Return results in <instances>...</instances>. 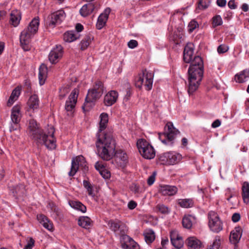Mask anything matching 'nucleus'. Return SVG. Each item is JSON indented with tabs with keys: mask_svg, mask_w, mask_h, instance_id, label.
Wrapping results in <instances>:
<instances>
[{
	"mask_svg": "<svg viewBox=\"0 0 249 249\" xmlns=\"http://www.w3.org/2000/svg\"><path fill=\"white\" fill-rule=\"evenodd\" d=\"M100 122L99 132L97 133L98 141L96 142L98 152L104 160H109L115 156L117 160L121 161V164H125L128 160L126 153L122 150L115 151L116 142L110 131L102 133L106 128L108 122V115L103 113L100 115Z\"/></svg>",
	"mask_w": 249,
	"mask_h": 249,
	"instance_id": "obj_1",
	"label": "nucleus"
},
{
	"mask_svg": "<svg viewBox=\"0 0 249 249\" xmlns=\"http://www.w3.org/2000/svg\"><path fill=\"white\" fill-rule=\"evenodd\" d=\"M54 128L53 126H48L45 131L41 129L36 122L31 119L29 124V135L39 145H44L50 149L56 147V140L54 137Z\"/></svg>",
	"mask_w": 249,
	"mask_h": 249,
	"instance_id": "obj_2",
	"label": "nucleus"
},
{
	"mask_svg": "<svg viewBox=\"0 0 249 249\" xmlns=\"http://www.w3.org/2000/svg\"><path fill=\"white\" fill-rule=\"evenodd\" d=\"M188 92L190 95L197 90L203 76V62L201 57H194L188 69Z\"/></svg>",
	"mask_w": 249,
	"mask_h": 249,
	"instance_id": "obj_3",
	"label": "nucleus"
},
{
	"mask_svg": "<svg viewBox=\"0 0 249 249\" xmlns=\"http://www.w3.org/2000/svg\"><path fill=\"white\" fill-rule=\"evenodd\" d=\"M39 21L38 18H34L29 25L20 34V42L23 49L27 51L29 50V44L31 38L38 31Z\"/></svg>",
	"mask_w": 249,
	"mask_h": 249,
	"instance_id": "obj_4",
	"label": "nucleus"
},
{
	"mask_svg": "<svg viewBox=\"0 0 249 249\" xmlns=\"http://www.w3.org/2000/svg\"><path fill=\"white\" fill-rule=\"evenodd\" d=\"M168 132L162 134L159 133V139L161 142L167 145H172L176 136L179 134V131L175 128L171 122L167 123Z\"/></svg>",
	"mask_w": 249,
	"mask_h": 249,
	"instance_id": "obj_5",
	"label": "nucleus"
},
{
	"mask_svg": "<svg viewBox=\"0 0 249 249\" xmlns=\"http://www.w3.org/2000/svg\"><path fill=\"white\" fill-rule=\"evenodd\" d=\"M153 76V72H149L146 70L143 71L142 74H139L136 80V86L140 89L143 85L146 90H150L152 88Z\"/></svg>",
	"mask_w": 249,
	"mask_h": 249,
	"instance_id": "obj_6",
	"label": "nucleus"
},
{
	"mask_svg": "<svg viewBox=\"0 0 249 249\" xmlns=\"http://www.w3.org/2000/svg\"><path fill=\"white\" fill-rule=\"evenodd\" d=\"M137 146L141 155L145 159H152L155 156V151L153 146L144 139L137 141Z\"/></svg>",
	"mask_w": 249,
	"mask_h": 249,
	"instance_id": "obj_7",
	"label": "nucleus"
},
{
	"mask_svg": "<svg viewBox=\"0 0 249 249\" xmlns=\"http://www.w3.org/2000/svg\"><path fill=\"white\" fill-rule=\"evenodd\" d=\"M209 227L214 232L218 233L223 229V223L217 214L213 211L208 213Z\"/></svg>",
	"mask_w": 249,
	"mask_h": 249,
	"instance_id": "obj_8",
	"label": "nucleus"
},
{
	"mask_svg": "<svg viewBox=\"0 0 249 249\" xmlns=\"http://www.w3.org/2000/svg\"><path fill=\"white\" fill-rule=\"evenodd\" d=\"M102 94L101 90L99 91H96L89 89L84 106L82 107L84 110L89 111L93 106L94 102L99 99Z\"/></svg>",
	"mask_w": 249,
	"mask_h": 249,
	"instance_id": "obj_9",
	"label": "nucleus"
},
{
	"mask_svg": "<svg viewBox=\"0 0 249 249\" xmlns=\"http://www.w3.org/2000/svg\"><path fill=\"white\" fill-rule=\"evenodd\" d=\"M66 14L63 10H59L49 15L47 19L46 23L50 27L53 28L60 24L65 18Z\"/></svg>",
	"mask_w": 249,
	"mask_h": 249,
	"instance_id": "obj_10",
	"label": "nucleus"
},
{
	"mask_svg": "<svg viewBox=\"0 0 249 249\" xmlns=\"http://www.w3.org/2000/svg\"><path fill=\"white\" fill-rule=\"evenodd\" d=\"M80 166H84L85 170H87L88 168V167L86 166L85 164V160L82 156H77L72 160L71 166V170L69 172V175L73 176Z\"/></svg>",
	"mask_w": 249,
	"mask_h": 249,
	"instance_id": "obj_11",
	"label": "nucleus"
},
{
	"mask_svg": "<svg viewBox=\"0 0 249 249\" xmlns=\"http://www.w3.org/2000/svg\"><path fill=\"white\" fill-rule=\"evenodd\" d=\"M63 54V47L60 45H56L49 54V59L50 62L52 64L57 63L62 57Z\"/></svg>",
	"mask_w": 249,
	"mask_h": 249,
	"instance_id": "obj_12",
	"label": "nucleus"
},
{
	"mask_svg": "<svg viewBox=\"0 0 249 249\" xmlns=\"http://www.w3.org/2000/svg\"><path fill=\"white\" fill-rule=\"evenodd\" d=\"M78 89H74L71 92L68 100L66 102L65 109L67 111H71L74 108L77 102Z\"/></svg>",
	"mask_w": 249,
	"mask_h": 249,
	"instance_id": "obj_13",
	"label": "nucleus"
},
{
	"mask_svg": "<svg viewBox=\"0 0 249 249\" xmlns=\"http://www.w3.org/2000/svg\"><path fill=\"white\" fill-rule=\"evenodd\" d=\"M170 240L172 245L177 249H181L183 246L182 237L179 236L176 231L170 232Z\"/></svg>",
	"mask_w": 249,
	"mask_h": 249,
	"instance_id": "obj_14",
	"label": "nucleus"
},
{
	"mask_svg": "<svg viewBox=\"0 0 249 249\" xmlns=\"http://www.w3.org/2000/svg\"><path fill=\"white\" fill-rule=\"evenodd\" d=\"M121 222L119 220H110L107 222V225L109 229L114 232L120 230V235L123 233H125L126 230L124 225L121 224Z\"/></svg>",
	"mask_w": 249,
	"mask_h": 249,
	"instance_id": "obj_15",
	"label": "nucleus"
},
{
	"mask_svg": "<svg viewBox=\"0 0 249 249\" xmlns=\"http://www.w3.org/2000/svg\"><path fill=\"white\" fill-rule=\"evenodd\" d=\"M194 47L192 43H188L184 49L183 59L187 63H192L194 54Z\"/></svg>",
	"mask_w": 249,
	"mask_h": 249,
	"instance_id": "obj_16",
	"label": "nucleus"
},
{
	"mask_svg": "<svg viewBox=\"0 0 249 249\" xmlns=\"http://www.w3.org/2000/svg\"><path fill=\"white\" fill-rule=\"evenodd\" d=\"M118 93L115 90H111L104 97V104L107 106H111L116 102Z\"/></svg>",
	"mask_w": 249,
	"mask_h": 249,
	"instance_id": "obj_17",
	"label": "nucleus"
},
{
	"mask_svg": "<svg viewBox=\"0 0 249 249\" xmlns=\"http://www.w3.org/2000/svg\"><path fill=\"white\" fill-rule=\"evenodd\" d=\"M110 12V8H107L105 10L104 13L100 14L98 17L96 23V28L98 29H101L105 25Z\"/></svg>",
	"mask_w": 249,
	"mask_h": 249,
	"instance_id": "obj_18",
	"label": "nucleus"
},
{
	"mask_svg": "<svg viewBox=\"0 0 249 249\" xmlns=\"http://www.w3.org/2000/svg\"><path fill=\"white\" fill-rule=\"evenodd\" d=\"M242 233V230L240 227H235L230 233V241L233 244L239 242Z\"/></svg>",
	"mask_w": 249,
	"mask_h": 249,
	"instance_id": "obj_19",
	"label": "nucleus"
},
{
	"mask_svg": "<svg viewBox=\"0 0 249 249\" xmlns=\"http://www.w3.org/2000/svg\"><path fill=\"white\" fill-rule=\"evenodd\" d=\"M160 192L163 196H173L177 193L178 188L175 186L161 185Z\"/></svg>",
	"mask_w": 249,
	"mask_h": 249,
	"instance_id": "obj_20",
	"label": "nucleus"
},
{
	"mask_svg": "<svg viewBox=\"0 0 249 249\" xmlns=\"http://www.w3.org/2000/svg\"><path fill=\"white\" fill-rule=\"evenodd\" d=\"M186 243L191 249H200L202 246L201 241L194 236L188 237L186 240Z\"/></svg>",
	"mask_w": 249,
	"mask_h": 249,
	"instance_id": "obj_21",
	"label": "nucleus"
},
{
	"mask_svg": "<svg viewBox=\"0 0 249 249\" xmlns=\"http://www.w3.org/2000/svg\"><path fill=\"white\" fill-rule=\"evenodd\" d=\"M21 117L20 107L16 105L13 107L11 110V119L12 123H19Z\"/></svg>",
	"mask_w": 249,
	"mask_h": 249,
	"instance_id": "obj_22",
	"label": "nucleus"
},
{
	"mask_svg": "<svg viewBox=\"0 0 249 249\" xmlns=\"http://www.w3.org/2000/svg\"><path fill=\"white\" fill-rule=\"evenodd\" d=\"M38 221L43 227L49 231L53 229V225L49 219L43 214H40L37 216Z\"/></svg>",
	"mask_w": 249,
	"mask_h": 249,
	"instance_id": "obj_23",
	"label": "nucleus"
},
{
	"mask_svg": "<svg viewBox=\"0 0 249 249\" xmlns=\"http://www.w3.org/2000/svg\"><path fill=\"white\" fill-rule=\"evenodd\" d=\"M48 69L45 64H42L39 68L38 79L39 84L42 85L45 83L47 76Z\"/></svg>",
	"mask_w": 249,
	"mask_h": 249,
	"instance_id": "obj_24",
	"label": "nucleus"
},
{
	"mask_svg": "<svg viewBox=\"0 0 249 249\" xmlns=\"http://www.w3.org/2000/svg\"><path fill=\"white\" fill-rule=\"evenodd\" d=\"M94 8V5L92 3H88L82 7L80 10V13L82 16L87 17L93 12Z\"/></svg>",
	"mask_w": 249,
	"mask_h": 249,
	"instance_id": "obj_25",
	"label": "nucleus"
},
{
	"mask_svg": "<svg viewBox=\"0 0 249 249\" xmlns=\"http://www.w3.org/2000/svg\"><path fill=\"white\" fill-rule=\"evenodd\" d=\"M80 35L73 31H70L65 33L63 39L65 42H71L79 38Z\"/></svg>",
	"mask_w": 249,
	"mask_h": 249,
	"instance_id": "obj_26",
	"label": "nucleus"
},
{
	"mask_svg": "<svg viewBox=\"0 0 249 249\" xmlns=\"http://www.w3.org/2000/svg\"><path fill=\"white\" fill-rule=\"evenodd\" d=\"M249 79V70H245L239 74L235 75V80L236 82L243 83Z\"/></svg>",
	"mask_w": 249,
	"mask_h": 249,
	"instance_id": "obj_27",
	"label": "nucleus"
},
{
	"mask_svg": "<svg viewBox=\"0 0 249 249\" xmlns=\"http://www.w3.org/2000/svg\"><path fill=\"white\" fill-rule=\"evenodd\" d=\"M19 12L18 11H13L10 14V22L14 26H17L20 20Z\"/></svg>",
	"mask_w": 249,
	"mask_h": 249,
	"instance_id": "obj_28",
	"label": "nucleus"
},
{
	"mask_svg": "<svg viewBox=\"0 0 249 249\" xmlns=\"http://www.w3.org/2000/svg\"><path fill=\"white\" fill-rule=\"evenodd\" d=\"M195 220V217L192 215L185 216L182 219V225L184 228L189 229L192 227L193 223Z\"/></svg>",
	"mask_w": 249,
	"mask_h": 249,
	"instance_id": "obj_29",
	"label": "nucleus"
},
{
	"mask_svg": "<svg viewBox=\"0 0 249 249\" xmlns=\"http://www.w3.org/2000/svg\"><path fill=\"white\" fill-rule=\"evenodd\" d=\"M28 105L30 109L34 110L38 108L39 107V100L37 96L35 94L32 95L28 100Z\"/></svg>",
	"mask_w": 249,
	"mask_h": 249,
	"instance_id": "obj_30",
	"label": "nucleus"
},
{
	"mask_svg": "<svg viewBox=\"0 0 249 249\" xmlns=\"http://www.w3.org/2000/svg\"><path fill=\"white\" fill-rule=\"evenodd\" d=\"M78 224L82 228L89 229L91 225V221L88 216H81L79 218Z\"/></svg>",
	"mask_w": 249,
	"mask_h": 249,
	"instance_id": "obj_31",
	"label": "nucleus"
},
{
	"mask_svg": "<svg viewBox=\"0 0 249 249\" xmlns=\"http://www.w3.org/2000/svg\"><path fill=\"white\" fill-rule=\"evenodd\" d=\"M181 159V155L174 152H169L168 164L173 165L179 162Z\"/></svg>",
	"mask_w": 249,
	"mask_h": 249,
	"instance_id": "obj_32",
	"label": "nucleus"
},
{
	"mask_svg": "<svg viewBox=\"0 0 249 249\" xmlns=\"http://www.w3.org/2000/svg\"><path fill=\"white\" fill-rule=\"evenodd\" d=\"M242 197L244 202L246 203H249V183L245 182L242 186Z\"/></svg>",
	"mask_w": 249,
	"mask_h": 249,
	"instance_id": "obj_33",
	"label": "nucleus"
},
{
	"mask_svg": "<svg viewBox=\"0 0 249 249\" xmlns=\"http://www.w3.org/2000/svg\"><path fill=\"white\" fill-rule=\"evenodd\" d=\"M69 204L72 208L80 211L83 213H85L87 211L86 207L79 201H71L69 202Z\"/></svg>",
	"mask_w": 249,
	"mask_h": 249,
	"instance_id": "obj_34",
	"label": "nucleus"
},
{
	"mask_svg": "<svg viewBox=\"0 0 249 249\" xmlns=\"http://www.w3.org/2000/svg\"><path fill=\"white\" fill-rule=\"evenodd\" d=\"M132 238L128 235L123 233L120 235V244L121 247L123 249L127 248V246L130 243Z\"/></svg>",
	"mask_w": 249,
	"mask_h": 249,
	"instance_id": "obj_35",
	"label": "nucleus"
},
{
	"mask_svg": "<svg viewBox=\"0 0 249 249\" xmlns=\"http://www.w3.org/2000/svg\"><path fill=\"white\" fill-rule=\"evenodd\" d=\"M178 204L181 207L188 208L193 206L194 201L193 199L190 198L182 199L179 200Z\"/></svg>",
	"mask_w": 249,
	"mask_h": 249,
	"instance_id": "obj_36",
	"label": "nucleus"
},
{
	"mask_svg": "<svg viewBox=\"0 0 249 249\" xmlns=\"http://www.w3.org/2000/svg\"><path fill=\"white\" fill-rule=\"evenodd\" d=\"M144 236L145 242L148 244H151L155 239V233L152 230L144 232Z\"/></svg>",
	"mask_w": 249,
	"mask_h": 249,
	"instance_id": "obj_37",
	"label": "nucleus"
},
{
	"mask_svg": "<svg viewBox=\"0 0 249 249\" xmlns=\"http://www.w3.org/2000/svg\"><path fill=\"white\" fill-rule=\"evenodd\" d=\"M220 245V237L219 236H216L213 243L208 246L207 249H219Z\"/></svg>",
	"mask_w": 249,
	"mask_h": 249,
	"instance_id": "obj_38",
	"label": "nucleus"
},
{
	"mask_svg": "<svg viewBox=\"0 0 249 249\" xmlns=\"http://www.w3.org/2000/svg\"><path fill=\"white\" fill-rule=\"evenodd\" d=\"M11 190L13 191V193L18 196H20L24 193L25 188L23 185L20 184L18 186L13 187Z\"/></svg>",
	"mask_w": 249,
	"mask_h": 249,
	"instance_id": "obj_39",
	"label": "nucleus"
},
{
	"mask_svg": "<svg viewBox=\"0 0 249 249\" xmlns=\"http://www.w3.org/2000/svg\"><path fill=\"white\" fill-rule=\"evenodd\" d=\"M91 42L90 37L86 36L80 42V48L81 50H86Z\"/></svg>",
	"mask_w": 249,
	"mask_h": 249,
	"instance_id": "obj_40",
	"label": "nucleus"
},
{
	"mask_svg": "<svg viewBox=\"0 0 249 249\" xmlns=\"http://www.w3.org/2000/svg\"><path fill=\"white\" fill-rule=\"evenodd\" d=\"M210 3V0H199L198 3V6L196 8V11L198 9L204 10L207 8L209 6Z\"/></svg>",
	"mask_w": 249,
	"mask_h": 249,
	"instance_id": "obj_41",
	"label": "nucleus"
},
{
	"mask_svg": "<svg viewBox=\"0 0 249 249\" xmlns=\"http://www.w3.org/2000/svg\"><path fill=\"white\" fill-rule=\"evenodd\" d=\"M83 186L87 189L88 193V195L91 196H94V194L93 193L92 187L91 186L90 182L89 181L84 180L83 181Z\"/></svg>",
	"mask_w": 249,
	"mask_h": 249,
	"instance_id": "obj_42",
	"label": "nucleus"
},
{
	"mask_svg": "<svg viewBox=\"0 0 249 249\" xmlns=\"http://www.w3.org/2000/svg\"><path fill=\"white\" fill-rule=\"evenodd\" d=\"M91 89L96 91H99L101 90L102 94H103L104 91L103 83L100 81H96Z\"/></svg>",
	"mask_w": 249,
	"mask_h": 249,
	"instance_id": "obj_43",
	"label": "nucleus"
},
{
	"mask_svg": "<svg viewBox=\"0 0 249 249\" xmlns=\"http://www.w3.org/2000/svg\"><path fill=\"white\" fill-rule=\"evenodd\" d=\"M222 24V19L220 16L217 15L213 18V27L221 25Z\"/></svg>",
	"mask_w": 249,
	"mask_h": 249,
	"instance_id": "obj_44",
	"label": "nucleus"
},
{
	"mask_svg": "<svg viewBox=\"0 0 249 249\" xmlns=\"http://www.w3.org/2000/svg\"><path fill=\"white\" fill-rule=\"evenodd\" d=\"M169 158V152H166L160 154L159 156L160 161L162 162V164H168Z\"/></svg>",
	"mask_w": 249,
	"mask_h": 249,
	"instance_id": "obj_45",
	"label": "nucleus"
},
{
	"mask_svg": "<svg viewBox=\"0 0 249 249\" xmlns=\"http://www.w3.org/2000/svg\"><path fill=\"white\" fill-rule=\"evenodd\" d=\"M156 209L161 213L166 214L169 212L168 208L163 204H158Z\"/></svg>",
	"mask_w": 249,
	"mask_h": 249,
	"instance_id": "obj_46",
	"label": "nucleus"
},
{
	"mask_svg": "<svg viewBox=\"0 0 249 249\" xmlns=\"http://www.w3.org/2000/svg\"><path fill=\"white\" fill-rule=\"evenodd\" d=\"M127 246L124 249H139V245L132 238Z\"/></svg>",
	"mask_w": 249,
	"mask_h": 249,
	"instance_id": "obj_47",
	"label": "nucleus"
},
{
	"mask_svg": "<svg viewBox=\"0 0 249 249\" xmlns=\"http://www.w3.org/2000/svg\"><path fill=\"white\" fill-rule=\"evenodd\" d=\"M198 26V24L197 22L195 20L191 21L188 25L189 32H192Z\"/></svg>",
	"mask_w": 249,
	"mask_h": 249,
	"instance_id": "obj_48",
	"label": "nucleus"
},
{
	"mask_svg": "<svg viewBox=\"0 0 249 249\" xmlns=\"http://www.w3.org/2000/svg\"><path fill=\"white\" fill-rule=\"evenodd\" d=\"M19 94L20 89L18 88H16L13 90L10 96L17 100Z\"/></svg>",
	"mask_w": 249,
	"mask_h": 249,
	"instance_id": "obj_49",
	"label": "nucleus"
},
{
	"mask_svg": "<svg viewBox=\"0 0 249 249\" xmlns=\"http://www.w3.org/2000/svg\"><path fill=\"white\" fill-rule=\"evenodd\" d=\"M20 128V125L19 123H12L11 124V125L9 128L10 132H12L15 130H17Z\"/></svg>",
	"mask_w": 249,
	"mask_h": 249,
	"instance_id": "obj_50",
	"label": "nucleus"
},
{
	"mask_svg": "<svg viewBox=\"0 0 249 249\" xmlns=\"http://www.w3.org/2000/svg\"><path fill=\"white\" fill-rule=\"evenodd\" d=\"M228 50V46L225 45H220L217 48V52L219 53H226Z\"/></svg>",
	"mask_w": 249,
	"mask_h": 249,
	"instance_id": "obj_51",
	"label": "nucleus"
},
{
	"mask_svg": "<svg viewBox=\"0 0 249 249\" xmlns=\"http://www.w3.org/2000/svg\"><path fill=\"white\" fill-rule=\"evenodd\" d=\"M128 47L131 49H134L138 46V43L136 40H130L127 43Z\"/></svg>",
	"mask_w": 249,
	"mask_h": 249,
	"instance_id": "obj_52",
	"label": "nucleus"
},
{
	"mask_svg": "<svg viewBox=\"0 0 249 249\" xmlns=\"http://www.w3.org/2000/svg\"><path fill=\"white\" fill-rule=\"evenodd\" d=\"M35 244V240L32 238H30L29 240L28 241L27 245L25 246V249H32Z\"/></svg>",
	"mask_w": 249,
	"mask_h": 249,
	"instance_id": "obj_53",
	"label": "nucleus"
},
{
	"mask_svg": "<svg viewBox=\"0 0 249 249\" xmlns=\"http://www.w3.org/2000/svg\"><path fill=\"white\" fill-rule=\"evenodd\" d=\"M95 167L96 169L98 170L99 172L105 169V167L104 166V165L99 161H97L96 162L95 164Z\"/></svg>",
	"mask_w": 249,
	"mask_h": 249,
	"instance_id": "obj_54",
	"label": "nucleus"
},
{
	"mask_svg": "<svg viewBox=\"0 0 249 249\" xmlns=\"http://www.w3.org/2000/svg\"><path fill=\"white\" fill-rule=\"evenodd\" d=\"M69 90H68V89L66 88H62L60 89V98L61 99H62L63 98H64L65 96V95L66 93H67L68 92Z\"/></svg>",
	"mask_w": 249,
	"mask_h": 249,
	"instance_id": "obj_55",
	"label": "nucleus"
},
{
	"mask_svg": "<svg viewBox=\"0 0 249 249\" xmlns=\"http://www.w3.org/2000/svg\"><path fill=\"white\" fill-rule=\"evenodd\" d=\"M155 180V174H153L152 175H151L147 179V184L149 185H152Z\"/></svg>",
	"mask_w": 249,
	"mask_h": 249,
	"instance_id": "obj_56",
	"label": "nucleus"
},
{
	"mask_svg": "<svg viewBox=\"0 0 249 249\" xmlns=\"http://www.w3.org/2000/svg\"><path fill=\"white\" fill-rule=\"evenodd\" d=\"M232 220L234 222H237L239 221L240 219V215L238 213H234L233 214L232 217Z\"/></svg>",
	"mask_w": 249,
	"mask_h": 249,
	"instance_id": "obj_57",
	"label": "nucleus"
},
{
	"mask_svg": "<svg viewBox=\"0 0 249 249\" xmlns=\"http://www.w3.org/2000/svg\"><path fill=\"white\" fill-rule=\"evenodd\" d=\"M131 95V89L130 88H127L126 89L125 95L124 97V101H125V102H127V101H128Z\"/></svg>",
	"mask_w": 249,
	"mask_h": 249,
	"instance_id": "obj_58",
	"label": "nucleus"
},
{
	"mask_svg": "<svg viewBox=\"0 0 249 249\" xmlns=\"http://www.w3.org/2000/svg\"><path fill=\"white\" fill-rule=\"evenodd\" d=\"M104 178H107L110 177V174L105 169L99 172Z\"/></svg>",
	"mask_w": 249,
	"mask_h": 249,
	"instance_id": "obj_59",
	"label": "nucleus"
},
{
	"mask_svg": "<svg viewBox=\"0 0 249 249\" xmlns=\"http://www.w3.org/2000/svg\"><path fill=\"white\" fill-rule=\"evenodd\" d=\"M228 5L231 9H235L237 7L234 0H230L228 2Z\"/></svg>",
	"mask_w": 249,
	"mask_h": 249,
	"instance_id": "obj_60",
	"label": "nucleus"
},
{
	"mask_svg": "<svg viewBox=\"0 0 249 249\" xmlns=\"http://www.w3.org/2000/svg\"><path fill=\"white\" fill-rule=\"evenodd\" d=\"M137 206V203L135 201L131 200L128 203V207L130 210H133Z\"/></svg>",
	"mask_w": 249,
	"mask_h": 249,
	"instance_id": "obj_61",
	"label": "nucleus"
},
{
	"mask_svg": "<svg viewBox=\"0 0 249 249\" xmlns=\"http://www.w3.org/2000/svg\"><path fill=\"white\" fill-rule=\"evenodd\" d=\"M131 190L135 193H138L139 192V187L136 184H133L130 187Z\"/></svg>",
	"mask_w": 249,
	"mask_h": 249,
	"instance_id": "obj_62",
	"label": "nucleus"
},
{
	"mask_svg": "<svg viewBox=\"0 0 249 249\" xmlns=\"http://www.w3.org/2000/svg\"><path fill=\"white\" fill-rule=\"evenodd\" d=\"M221 124V121L219 119L215 120L212 124L213 128H216L219 126Z\"/></svg>",
	"mask_w": 249,
	"mask_h": 249,
	"instance_id": "obj_63",
	"label": "nucleus"
},
{
	"mask_svg": "<svg viewBox=\"0 0 249 249\" xmlns=\"http://www.w3.org/2000/svg\"><path fill=\"white\" fill-rule=\"evenodd\" d=\"M226 0H217L216 3L220 7H224L226 4Z\"/></svg>",
	"mask_w": 249,
	"mask_h": 249,
	"instance_id": "obj_64",
	"label": "nucleus"
}]
</instances>
